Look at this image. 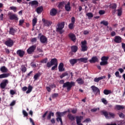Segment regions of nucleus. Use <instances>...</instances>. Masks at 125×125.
Listing matches in <instances>:
<instances>
[{
	"instance_id": "ea45409f",
	"label": "nucleus",
	"mask_w": 125,
	"mask_h": 125,
	"mask_svg": "<svg viewBox=\"0 0 125 125\" xmlns=\"http://www.w3.org/2000/svg\"><path fill=\"white\" fill-rule=\"evenodd\" d=\"M64 1H62L61 2H60V3H59L58 6L59 9H62L63 6H64Z\"/></svg>"
},
{
	"instance_id": "a19ab883",
	"label": "nucleus",
	"mask_w": 125,
	"mask_h": 125,
	"mask_svg": "<svg viewBox=\"0 0 125 125\" xmlns=\"http://www.w3.org/2000/svg\"><path fill=\"white\" fill-rule=\"evenodd\" d=\"M37 22V18H34L33 19V21H32L33 30H34V27L36 25Z\"/></svg>"
},
{
	"instance_id": "79ce46f5",
	"label": "nucleus",
	"mask_w": 125,
	"mask_h": 125,
	"mask_svg": "<svg viewBox=\"0 0 125 125\" xmlns=\"http://www.w3.org/2000/svg\"><path fill=\"white\" fill-rule=\"evenodd\" d=\"M27 71V68L24 65H21V72L22 73H24Z\"/></svg>"
},
{
	"instance_id": "4468645a",
	"label": "nucleus",
	"mask_w": 125,
	"mask_h": 125,
	"mask_svg": "<svg viewBox=\"0 0 125 125\" xmlns=\"http://www.w3.org/2000/svg\"><path fill=\"white\" fill-rule=\"evenodd\" d=\"M68 38L70 39V40L72 41V42H76V36H75V35L73 33H70L68 34Z\"/></svg>"
},
{
	"instance_id": "4c0bfd02",
	"label": "nucleus",
	"mask_w": 125,
	"mask_h": 125,
	"mask_svg": "<svg viewBox=\"0 0 125 125\" xmlns=\"http://www.w3.org/2000/svg\"><path fill=\"white\" fill-rule=\"evenodd\" d=\"M27 89H28V90H27V91H26V94H29L30 92H31L32 90H33V87L31 85H29L28 86Z\"/></svg>"
},
{
	"instance_id": "052dcab7",
	"label": "nucleus",
	"mask_w": 125,
	"mask_h": 125,
	"mask_svg": "<svg viewBox=\"0 0 125 125\" xmlns=\"http://www.w3.org/2000/svg\"><path fill=\"white\" fill-rule=\"evenodd\" d=\"M29 122L32 124V125H35L34 120L31 118H29Z\"/></svg>"
},
{
	"instance_id": "338daca9",
	"label": "nucleus",
	"mask_w": 125,
	"mask_h": 125,
	"mask_svg": "<svg viewBox=\"0 0 125 125\" xmlns=\"http://www.w3.org/2000/svg\"><path fill=\"white\" fill-rule=\"evenodd\" d=\"M37 42V38H33L31 39V42Z\"/></svg>"
},
{
	"instance_id": "72a5a7b5",
	"label": "nucleus",
	"mask_w": 125,
	"mask_h": 125,
	"mask_svg": "<svg viewBox=\"0 0 125 125\" xmlns=\"http://www.w3.org/2000/svg\"><path fill=\"white\" fill-rule=\"evenodd\" d=\"M0 71H1V72L2 73H6L8 70L6 68L5 66H1V67L0 68Z\"/></svg>"
},
{
	"instance_id": "e2e57ef3",
	"label": "nucleus",
	"mask_w": 125,
	"mask_h": 125,
	"mask_svg": "<svg viewBox=\"0 0 125 125\" xmlns=\"http://www.w3.org/2000/svg\"><path fill=\"white\" fill-rule=\"evenodd\" d=\"M118 116H119L120 118H124V114L123 113H121L120 114H118Z\"/></svg>"
},
{
	"instance_id": "37998d69",
	"label": "nucleus",
	"mask_w": 125,
	"mask_h": 125,
	"mask_svg": "<svg viewBox=\"0 0 125 125\" xmlns=\"http://www.w3.org/2000/svg\"><path fill=\"white\" fill-rule=\"evenodd\" d=\"M101 24H103L104 25L106 26L109 25V22L105 21H101Z\"/></svg>"
},
{
	"instance_id": "ddd939ff",
	"label": "nucleus",
	"mask_w": 125,
	"mask_h": 125,
	"mask_svg": "<svg viewBox=\"0 0 125 125\" xmlns=\"http://www.w3.org/2000/svg\"><path fill=\"white\" fill-rule=\"evenodd\" d=\"M42 22H43L44 26L49 27L51 25L52 22L51 21H49L47 20H45V19H42Z\"/></svg>"
},
{
	"instance_id": "58836bf2",
	"label": "nucleus",
	"mask_w": 125,
	"mask_h": 125,
	"mask_svg": "<svg viewBox=\"0 0 125 125\" xmlns=\"http://www.w3.org/2000/svg\"><path fill=\"white\" fill-rule=\"evenodd\" d=\"M54 113L51 112V111H50L48 115H47V120H50L51 117H54Z\"/></svg>"
},
{
	"instance_id": "39448f33",
	"label": "nucleus",
	"mask_w": 125,
	"mask_h": 125,
	"mask_svg": "<svg viewBox=\"0 0 125 125\" xmlns=\"http://www.w3.org/2000/svg\"><path fill=\"white\" fill-rule=\"evenodd\" d=\"M109 60V57L103 56L101 57V62L100 63L101 66H105L108 64V60Z\"/></svg>"
},
{
	"instance_id": "0eeeda50",
	"label": "nucleus",
	"mask_w": 125,
	"mask_h": 125,
	"mask_svg": "<svg viewBox=\"0 0 125 125\" xmlns=\"http://www.w3.org/2000/svg\"><path fill=\"white\" fill-rule=\"evenodd\" d=\"M7 84H8V80L5 79L2 80L1 83H0V88H1V89H4Z\"/></svg>"
},
{
	"instance_id": "2eb2a0df",
	"label": "nucleus",
	"mask_w": 125,
	"mask_h": 125,
	"mask_svg": "<svg viewBox=\"0 0 125 125\" xmlns=\"http://www.w3.org/2000/svg\"><path fill=\"white\" fill-rule=\"evenodd\" d=\"M40 42L42 44L46 43V42H47V38L44 35H42L40 37Z\"/></svg>"
},
{
	"instance_id": "7ed1b4c3",
	"label": "nucleus",
	"mask_w": 125,
	"mask_h": 125,
	"mask_svg": "<svg viewBox=\"0 0 125 125\" xmlns=\"http://www.w3.org/2000/svg\"><path fill=\"white\" fill-rule=\"evenodd\" d=\"M66 113V112H56V121L57 122H61V125H63V122L62 121V117L64 115V114Z\"/></svg>"
},
{
	"instance_id": "c03bdc74",
	"label": "nucleus",
	"mask_w": 125,
	"mask_h": 125,
	"mask_svg": "<svg viewBox=\"0 0 125 125\" xmlns=\"http://www.w3.org/2000/svg\"><path fill=\"white\" fill-rule=\"evenodd\" d=\"M17 7L15 6H11L10 7V10L13 11L14 12H17Z\"/></svg>"
},
{
	"instance_id": "2f4dec72",
	"label": "nucleus",
	"mask_w": 125,
	"mask_h": 125,
	"mask_svg": "<svg viewBox=\"0 0 125 125\" xmlns=\"http://www.w3.org/2000/svg\"><path fill=\"white\" fill-rule=\"evenodd\" d=\"M49 62L52 64H55V65H58V62L57 61V59L56 58L51 59V62Z\"/></svg>"
},
{
	"instance_id": "8fccbe9b",
	"label": "nucleus",
	"mask_w": 125,
	"mask_h": 125,
	"mask_svg": "<svg viewBox=\"0 0 125 125\" xmlns=\"http://www.w3.org/2000/svg\"><path fill=\"white\" fill-rule=\"evenodd\" d=\"M101 102L104 104L106 105L107 104H108V102L104 98L101 99Z\"/></svg>"
},
{
	"instance_id": "473e14b6",
	"label": "nucleus",
	"mask_w": 125,
	"mask_h": 125,
	"mask_svg": "<svg viewBox=\"0 0 125 125\" xmlns=\"http://www.w3.org/2000/svg\"><path fill=\"white\" fill-rule=\"evenodd\" d=\"M115 108L118 110H121V109H124L125 108L124 107V105H116L115 106Z\"/></svg>"
},
{
	"instance_id": "de8ad7c7",
	"label": "nucleus",
	"mask_w": 125,
	"mask_h": 125,
	"mask_svg": "<svg viewBox=\"0 0 125 125\" xmlns=\"http://www.w3.org/2000/svg\"><path fill=\"white\" fill-rule=\"evenodd\" d=\"M117 11H118V16H121L122 14L123 13V12L122 11L121 9H118L117 10Z\"/></svg>"
},
{
	"instance_id": "393cba45",
	"label": "nucleus",
	"mask_w": 125,
	"mask_h": 125,
	"mask_svg": "<svg viewBox=\"0 0 125 125\" xmlns=\"http://www.w3.org/2000/svg\"><path fill=\"white\" fill-rule=\"evenodd\" d=\"M78 61L76 59H73L69 60V63H70V64H71L72 66H74V64H76L77 62Z\"/></svg>"
},
{
	"instance_id": "cd10ccee",
	"label": "nucleus",
	"mask_w": 125,
	"mask_h": 125,
	"mask_svg": "<svg viewBox=\"0 0 125 125\" xmlns=\"http://www.w3.org/2000/svg\"><path fill=\"white\" fill-rule=\"evenodd\" d=\"M29 4L31 5V6H36L39 4V2L37 0H33L28 3Z\"/></svg>"
},
{
	"instance_id": "aec40b11",
	"label": "nucleus",
	"mask_w": 125,
	"mask_h": 125,
	"mask_svg": "<svg viewBox=\"0 0 125 125\" xmlns=\"http://www.w3.org/2000/svg\"><path fill=\"white\" fill-rule=\"evenodd\" d=\"M99 60L97 57H93L91 59L89 60V62L91 63H94L98 62Z\"/></svg>"
},
{
	"instance_id": "4d7b16f0",
	"label": "nucleus",
	"mask_w": 125,
	"mask_h": 125,
	"mask_svg": "<svg viewBox=\"0 0 125 125\" xmlns=\"http://www.w3.org/2000/svg\"><path fill=\"white\" fill-rule=\"evenodd\" d=\"M24 21L23 20H20V21H19V25L21 26L22 24H23V23H24Z\"/></svg>"
},
{
	"instance_id": "c9c22d12",
	"label": "nucleus",
	"mask_w": 125,
	"mask_h": 125,
	"mask_svg": "<svg viewBox=\"0 0 125 125\" xmlns=\"http://www.w3.org/2000/svg\"><path fill=\"white\" fill-rule=\"evenodd\" d=\"M83 119V117L82 116H77L76 117V122L77 124H80V123H81V119Z\"/></svg>"
},
{
	"instance_id": "5fc2aeb1",
	"label": "nucleus",
	"mask_w": 125,
	"mask_h": 125,
	"mask_svg": "<svg viewBox=\"0 0 125 125\" xmlns=\"http://www.w3.org/2000/svg\"><path fill=\"white\" fill-rule=\"evenodd\" d=\"M46 62H47V58H46L41 61L42 63H46Z\"/></svg>"
},
{
	"instance_id": "49530a36",
	"label": "nucleus",
	"mask_w": 125,
	"mask_h": 125,
	"mask_svg": "<svg viewBox=\"0 0 125 125\" xmlns=\"http://www.w3.org/2000/svg\"><path fill=\"white\" fill-rule=\"evenodd\" d=\"M74 23H70L68 24V28L70 30H72L74 28Z\"/></svg>"
},
{
	"instance_id": "680f3d73",
	"label": "nucleus",
	"mask_w": 125,
	"mask_h": 125,
	"mask_svg": "<svg viewBox=\"0 0 125 125\" xmlns=\"http://www.w3.org/2000/svg\"><path fill=\"white\" fill-rule=\"evenodd\" d=\"M58 65L56 64V65H54V66H52V67H51V70L53 71V70H56V69H57V68Z\"/></svg>"
},
{
	"instance_id": "4be33fe9",
	"label": "nucleus",
	"mask_w": 125,
	"mask_h": 125,
	"mask_svg": "<svg viewBox=\"0 0 125 125\" xmlns=\"http://www.w3.org/2000/svg\"><path fill=\"white\" fill-rule=\"evenodd\" d=\"M105 78H106L105 76H101V77H99V78H95L94 79V82L96 83H98L100 81L104 79H105Z\"/></svg>"
},
{
	"instance_id": "a211bd4d",
	"label": "nucleus",
	"mask_w": 125,
	"mask_h": 125,
	"mask_svg": "<svg viewBox=\"0 0 125 125\" xmlns=\"http://www.w3.org/2000/svg\"><path fill=\"white\" fill-rule=\"evenodd\" d=\"M57 10L55 8H52L51 9L50 11V15L52 17H54L57 15Z\"/></svg>"
},
{
	"instance_id": "f3484780",
	"label": "nucleus",
	"mask_w": 125,
	"mask_h": 125,
	"mask_svg": "<svg viewBox=\"0 0 125 125\" xmlns=\"http://www.w3.org/2000/svg\"><path fill=\"white\" fill-rule=\"evenodd\" d=\"M114 42L116 43H120L122 42V38L120 36H116L114 37Z\"/></svg>"
},
{
	"instance_id": "bf43d9fd",
	"label": "nucleus",
	"mask_w": 125,
	"mask_h": 125,
	"mask_svg": "<svg viewBox=\"0 0 125 125\" xmlns=\"http://www.w3.org/2000/svg\"><path fill=\"white\" fill-rule=\"evenodd\" d=\"M10 94H11V95H14V94H16V92L14 90H10Z\"/></svg>"
},
{
	"instance_id": "dca6fc26",
	"label": "nucleus",
	"mask_w": 125,
	"mask_h": 125,
	"mask_svg": "<svg viewBox=\"0 0 125 125\" xmlns=\"http://www.w3.org/2000/svg\"><path fill=\"white\" fill-rule=\"evenodd\" d=\"M70 48L71 49V51H70V54H73V53H76L78 51V47L76 45L72 46Z\"/></svg>"
},
{
	"instance_id": "20e7f679",
	"label": "nucleus",
	"mask_w": 125,
	"mask_h": 125,
	"mask_svg": "<svg viewBox=\"0 0 125 125\" xmlns=\"http://www.w3.org/2000/svg\"><path fill=\"white\" fill-rule=\"evenodd\" d=\"M102 114L107 119H109L110 118H114L115 117V114L110 112H107V111H102Z\"/></svg>"
},
{
	"instance_id": "09e8293b",
	"label": "nucleus",
	"mask_w": 125,
	"mask_h": 125,
	"mask_svg": "<svg viewBox=\"0 0 125 125\" xmlns=\"http://www.w3.org/2000/svg\"><path fill=\"white\" fill-rule=\"evenodd\" d=\"M86 16L89 17V18H92V17H93V14H92V13L91 12L86 13Z\"/></svg>"
},
{
	"instance_id": "c85d7f7f",
	"label": "nucleus",
	"mask_w": 125,
	"mask_h": 125,
	"mask_svg": "<svg viewBox=\"0 0 125 125\" xmlns=\"http://www.w3.org/2000/svg\"><path fill=\"white\" fill-rule=\"evenodd\" d=\"M64 67V64L63 63H60V64H59V71L62 72L64 71V69L63 68Z\"/></svg>"
},
{
	"instance_id": "774afa93",
	"label": "nucleus",
	"mask_w": 125,
	"mask_h": 125,
	"mask_svg": "<svg viewBox=\"0 0 125 125\" xmlns=\"http://www.w3.org/2000/svg\"><path fill=\"white\" fill-rule=\"evenodd\" d=\"M77 109H73V110H71V112L73 114H76L77 113Z\"/></svg>"
},
{
	"instance_id": "6e6552de",
	"label": "nucleus",
	"mask_w": 125,
	"mask_h": 125,
	"mask_svg": "<svg viewBox=\"0 0 125 125\" xmlns=\"http://www.w3.org/2000/svg\"><path fill=\"white\" fill-rule=\"evenodd\" d=\"M91 89L92 90V92L94 93L95 95L96 96L98 94L100 95V89L99 88L95 85H92L91 86Z\"/></svg>"
},
{
	"instance_id": "b1692460",
	"label": "nucleus",
	"mask_w": 125,
	"mask_h": 125,
	"mask_svg": "<svg viewBox=\"0 0 125 125\" xmlns=\"http://www.w3.org/2000/svg\"><path fill=\"white\" fill-rule=\"evenodd\" d=\"M9 73H4L0 75V79L7 78L9 77Z\"/></svg>"
},
{
	"instance_id": "69168bd1",
	"label": "nucleus",
	"mask_w": 125,
	"mask_h": 125,
	"mask_svg": "<svg viewBox=\"0 0 125 125\" xmlns=\"http://www.w3.org/2000/svg\"><path fill=\"white\" fill-rule=\"evenodd\" d=\"M122 48L124 49V52H125V43H122Z\"/></svg>"
},
{
	"instance_id": "864d4df0",
	"label": "nucleus",
	"mask_w": 125,
	"mask_h": 125,
	"mask_svg": "<svg viewBox=\"0 0 125 125\" xmlns=\"http://www.w3.org/2000/svg\"><path fill=\"white\" fill-rule=\"evenodd\" d=\"M58 96H59V94H58V93H54L53 94H52V98L55 99Z\"/></svg>"
},
{
	"instance_id": "9b49d317",
	"label": "nucleus",
	"mask_w": 125,
	"mask_h": 125,
	"mask_svg": "<svg viewBox=\"0 0 125 125\" xmlns=\"http://www.w3.org/2000/svg\"><path fill=\"white\" fill-rule=\"evenodd\" d=\"M8 16H9V18L11 20L18 21V17H17V15L15 14H12L11 13H9Z\"/></svg>"
},
{
	"instance_id": "f8f14e48",
	"label": "nucleus",
	"mask_w": 125,
	"mask_h": 125,
	"mask_svg": "<svg viewBox=\"0 0 125 125\" xmlns=\"http://www.w3.org/2000/svg\"><path fill=\"white\" fill-rule=\"evenodd\" d=\"M25 53L24 51L21 49H19L16 51V54H17L19 57H21V58L24 57Z\"/></svg>"
},
{
	"instance_id": "13d9d810",
	"label": "nucleus",
	"mask_w": 125,
	"mask_h": 125,
	"mask_svg": "<svg viewBox=\"0 0 125 125\" xmlns=\"http://www.w3.org/2000/svg\"><path fill=\"white\" fill-rule=\"evenodd\" d=\"M104 10H100V11H99V14L102 15H104Z\"/></svg>"
},
{
	"instance_id": "5701e85b",
	"label": "nucleus",
	"mask_w": 125,
	"mask_h": 125,
	"mask_svg": "<svg viewBox=\"0 0 125 125\" xmlns=\"http://www.w3.org/2000/svg\"><path fill=\"white\" fill-rule=\"evenodd\" d=\"M67 117H68V120L71 121H74L75 120V117L74 115L70 113L68 114Z\"/></svg>"
},
{
	"instance_id": "412c9836",
	"label": "nucleus",
	"mask_w": 125,
	"mask_h": 125,
	"mask_svg": "<svg viewBox=\"0 0 125 125\" xmlns=\"http://www.w3.org/2000/svg\"><path fill=\"white\" fill-rule=\"evenodd\" d=\"M64 8L67 12H69L71 10V7L70 6V2H68L65 6H64Z\"/></svg>"
},
{
	"instance_id": "bb28decb",
	"label": "nucleus",
	"mask_w": 125,
	"mask_h": 125,
	"mask_svg": "<svg viewBox=\"0 0 125 125\" xmlns=\"http://www.w3.org/2000/svg\"><path fill=\"white\" fill-rule=\"evenodd\" d=\"M76 82L79 85H82L84 83L83 80L81 78H78V79H77L76 80Z\"/></svg>"
},
{
	"instance_id": "c756f323",
	"label": "nucleus",
	"mask_w": 125,
	"mask_h": 125,
	"mask_svg": "<svg viewBox=\"0 0 125 125\" xmlns=\"http://www.w3.org/2000/svg\"><path fill=\"white\" fill-rule=\"evenodd\" d=\"M109 8L112 9H114L113 10V12H114V13L116 12L117 4L116 3L112 4L111 6H110Z\"/></svg>"
},
{
	"instance_id": "7c9ffc66",
	"label": "nucleus",
	"mask_w": 125,
	"mask_h": 125,
	"mask_svg": "<svg viewBox=\"0 0 125 125\" xmlns=\"http://www.w3.org/2000/svg\"><path fill=\"white\" fill-rule=\"evenodd\" d=\"M40 76H41V73H40V72L35 74V75H34V76H33V79H34V81H37L38 79L40 77Z\"/></svg>"
},
{
	"instance_id": "f704fd0d",
	"label": "nucleus",
	"mask_w": 125,
	"mask_h": 125,
	"mask_svg": "<svg viewBox=\"0 0 125 125\" xmlns=\"http://www.w3.org/2000/svg\"><path fill=\"white\" fill-rule=\"evenodd\" d=\"M17 32L16 29L13 28H10V30L9 31V33L11 35H14L15 33Z\"/></svg>"
},
{
	"instance_id": "a878e982",
	"label": "nucleus",
	"mask_w": 125,
	"mask_h": 125,
	"mask_svg": "<svg viewBox=\"0 0 125 125\" xmlns=\"http://www.w3.org/2000/svg\"><path fill=\"white\" fill-rule=\"evenodd\" d=\"M43 10V8L42 6H39V7L37 8L36 12L38 14H41Z\"/></svg>"
},
{
	"instance_id": "a18cd8bd",
	"label": "nucleus",
	"mask_w": 125,
	"mask_h": 125,
	"mask_svg": "<svg viewBox=\"0 0 125 125\" xmlns=\"http://www.w3.org/2000/svg\"><path fill=\"white\" fill-rule=\"evenodd\" d=\"M68 76V73L67 72L62 73V74L60 76V78L62 79L63 78L65 77V76Z\"/></svg>"
},
{
	"instance_id": "0e129e2a",
	"label": "nucleus",
	"mask_w": 125,
	"mask_h": 125,
	"mask_svg": "<svg viewBox=\"0 0 125 125\" xmlns=\"http://www.w3.org/2000/svg\"><path fill=\"white\" fill-rule=\"evenodd\" d=\"M75 22V18L73 17L71 18V23H74Z\"/></svg>"
},
{
	"instance_id": "1a4fd4ad",
	"label": "nucleus",
	"mask_w": 125,
	"mask_h": 125,
	"mask_svg": "<svg viewBox=\"0 0 125 125\" xmlns=\"http://www.w3.org/2000/svg\"><path fill=\"white\" fill-rule=\"evenodd\" d=\"M35 50H36V46L35 45H32L27 49V53H28V54H32V53L34 52Z\"/></svg>"
},
{
	"instance_id": "e433bc0d",
	"label": "nucleus",
	"mask_w": 125,
	"mask_h": 125,
	"mask_svg": "<svg viewBox=\"0 0 125 125\" xmlns=\"http://www.w3.org/2000/svg\"><path fill=\"white\" fill-rule=\"evenodd\" d=\"M111 93V91L110 90H107V89H104V94L105 95H108Z\"/></svg>"
},
{
	"instance_id": "f03ea898",
	"label": "nucleus",
	"mask_w": 125,
	"mask_h": 125,
	"mask_svg": "<svg viewBox=\"0 0 125 125\" xmlns=\"http://www.w3.org/2000/svg\"><path fill=\"white\" fill-rule=\"evenodd\" d=\"M74 86H75V83L73 82H65V83H63L62 87L63 88H66L67 91L69 92V91H70V90H71L72 87Z\"/></svg>"
},
{
	"instance_id": "603ef678",
	"label": "nucleus",
	"mask_w": 125,
	"mask_h": 125,
	"mask_svg": "<svg viewBox=\"0 0 125 125\" xmlns=\"http://www.w3.org/2000/svg\"><path fill=\"white\" fill-rule=\"evenodd\" d=\"M22 113H23V117H28V113L25 110H23L22 111Z\"/></svg>"
},
{
	"instance_id": "f257e3e1",
	"label": "nucleus",
	"mask_w": 125,
	"mask_h": 125,
	"mask_svg": "<svg viewBox=\"0 0 125 125\" xmlns=\"http://www.w3.org/2000/svg\"><path fill=\"white\" fill-rule=\"evenodd\" d=\"M64 27V22L62 21L61 22H59L56 25V32L59 33V34L62 35L64 33V30L63 29Z\"/></svg>"
},
{
	"instance_id": "423d86ee",
	"label": "nucleus",
	"mask_w": 125,
	"mask_h": 125,
	"mask_svg": "<svg viewBox=\"0 0 125 125\" xmlns=\"http://www.w3.org/2000/svg\"><path fill=\"white\" fill-rule=\"evenodd\" d=\"M86 41H84L81 42V51L84 52L87 51V46H86Z\"/></svg>"
},
{
	"instance_id": "6e6d98bb",
	"label": "nucleus",
	"mask_w": 125,
	"mask_h": 125,
	"mask_svg": "<svg viewBox=\"0 0 125 125\" xmlns=\"http://www.w3.org/2000/svg\"><path fill=\"white\" fill-rule=\"evenodd\" d=\"M115 76H116V77L121 78V76L119 75V71H117L116 72H115Z\"/></svg>"
},
{
	"instance_id": "6ab92c4d",
	"label": "nucleus",
	"mask_w": 125,
	"mask_h": 125,
	"mask_svg": "<svg viewBox=\"0 0 125 125\" xmlns=\"http://www.w3.org/2000/svg\"><path fill=\"white\" fill-rule=\"evenodd\" d=\"M79 62H83L84 63H87V58H80V59H76Z\"/></svg>"
},
{
	"instance_id": "9d476101",
	"label": "nucleus",
	"mask_w": 125,
	"mask_h": 125,
	"mask_svg": "<svg viewBox=\"0 0 125 125\" xmlns=\"http://www.w3.org/2000/svg\"><path fill=\"white\" fill-rule=\"evenodd\" d=\"M14 44V42H13V41L11 40L10 38H9L6 42H5V45L9 47H11V46H13Z\"/></svg>"
},
{
	"instance_id": "3c124183",
	"label": "nucleus",
	"mask_w": 125,
	"mask_h": 125,
	"mask_svg": "<svg viewBox=\"0 0 125 125\" xmlns=\"http://www.w3.org/2000/svg\"><path fill=\"white\" fill-rule=\"evenodd\" d=\"M53 65H55V64L54 63H51L49 62L46 63V67H47L50 68V67H51V66H53Z\"/></svg>"
}]
</instances>
